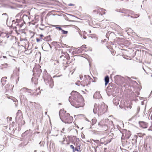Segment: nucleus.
<instances>
[{"label": "nucleus", "mask_w": 152, "mask_h": 152, "mask_svg": "<svg viewBox=\"0 0 152 152\" xmlns=\"http://www.w3.org/2000/svg\"><path fill=\"white\" fill-rule=\"evenodd\" d=\"M122 138L124 139H129L131 135V132L129 131H128L126 129H124L123 131Z\"/></svg>", "instance_id": "6"}, {"label": "nucleus", "mask_w": 152, "mask_h": 152, "mask_svg": "<svg viewBox=\"0 0 152 152\" xmlns=\"http://www.w3.org/2000/svg\"><path fill=\"white\" fill-rule=\"evenodd\" d=\"M86 45H82L80 48L78 50V51L80 52H82L83 51H86L87 50H86L87 49Z\"/></svg>", "instance_id": "15"}, {"label": "nucleus", "mask_w": 152, "mask_h": 152, "mask_svg": "<svg viewBox=\"0 0 152 152\" xmlns=\"http://www.w3.org/2000/svg\"><path fill=\"white\" fill-rule=\"evenodd\" d=\"M137 135H135V136H134V139H132V140H135V142H136V143L137 142Z\"/></svg>", "instance_id": "28"}, {"label": "nucleus", "mask_w": 152, "mask_h": 152, "mask_svg": "<svg viewBox=\"0 0 152 152\" xmlns=\"http://www.w3.org/2000/svg\"><path fill=\"white\" fill-rule=\"evenodd\" d=\"M17 115L16 118L18 116H21L22 115V111L20 110H18L17 113Z\"/></svg>", "instance_id": "23"}, {"label": "nucleus", "mask_w": 152, "mask_h": 152, "mask_svg": "<svg viewBox=\"0 0 152 152\" xmlns=\"http://www.w3.org/2000/svg\"><path fill=\"white\" fill-rule=\"evenodd\" d=\"M105 10L102 8H100L99 7H97L96 8V9L93 10V12H96L97 14L99 13L101 15L103 14H105Z\"/></svg>", "instance_id": "8"}, {"label": "nucleus", "mask_w": 152, "mask_h": 152, "mask_svg": "<svg viewBox=\"0 0 152 152\" xmlns=\"http://www.w3.org/2000/svg\"><path fill=\"white\" fill-rule=\"evenodd\" d=\"M65 137L62 135L60 136L59 138V141L62 144H64V142L65 141Z\"/></svg>", "instance_id": "17"}, {"label": "nucleus", "mask_w": 152, "mask_h": 152, "mask_svg": "<svg viewBox=\"0 0 152 152\" xmlns=\"http://www.w3.org/2000/svg\"><path fill=\"white\" fill-rule=\"evenodd\" d=\"M0 37L1 38L7 39L9 37V34L6 32L0 31Z\"/></svg>", "instance_id": "11"}, {"label": "nucleus", "mask_w": 152, "mask_h": 152, "mask_svg": "<svg viewBox=\"0 0 152 152\" xmlns=\"http://www.w3.org/2000/svg\"><path fill=\"white\" fill-rule=\"evenodd\" d=\"M33 71L34 72H37V69L36 67H34L33 69Z\"/></svg>", "instance_id": "34"}, {"label": "nucleus", "mask_w": 152, "mask_h": 152, "mask_svg": "<svg viewBox=\"0 0 152 152\" xmlns=\"http://www.w3.org/2000/svg\"><path fill=\"white\" fill-rule=\"evenodd\" d=\"M105 85L106 86L109 82V77L108 76H107L105 77Z\"/></svg>", "instance_id": "22"}, {"label": "nucleus", "mask_w": 152, "mask_h": 152, "mask_svg": "<svg viewBox=\"0 0 152 152\" xmlns=\"http://www.w3.org/2000/svg\"><path fill=\"white\" fill-rule=\"evenodd\" d=\"M7 77H3L1 78V82L2 85H4L5 84V82L7 81Z\"/></svg>", "instance_id": "20"}, {"label": "nucleus", "mask_w": 152, "mask_h": 152, "mask_svg": "<svg viewBox=\"0 0 152 152\" xmlns=\"http://www.w3.org/2000/svg\"><path fill=\"white\" fill-rule=\"evenodd\" d=\"M62 53L64 56L66 58L67 60H69L70 59V57L69 54L67 52H65L62 51Z\"/></svg>", "instance_id": "18"}, {"label": "nucleus", "mask_w": 152, "mask_h": 152, "mask_svg": "<svg viewBox=\"0 0 152 152\" xmlns=\"http://www.w3.org/2000/svg\"><path fill=\"white\" fill-rule=\"evenodd\" d=\"M50 36H47L46 37H45L43 40L45 41H49L50 40Z\"/></svg>", "instance_id": "26"}, {"label": "nucleus", "mask_w": 152, "mask_h": 152, "mask_svg": "<svg viewBox=\"0 0 152 152\" xmlns=\"http://www.w3.org/2000/svg\"><path fill=\"white\" fill-rule=\"evenodd\" d=\"M18 80H19V77L18 76Z\"/></svg>", "instance_id": "42"}, {"label": "nucleus", "mask_w": 152, "mask_h": 152, "mask_svg": "<svg viewBox=\"0 0 152 152\" xmlns=\"http://www.w3.org/2000/svg\"><path fill=\"white\" fill-rule=\"evenodd\" d=\"M64 128H63L62 129V131H61V132H63V131H64Z\"/></svg>", "instance_id": "39"}, {"label": "nucleus", "mask_w": 152, "mask_h": 152, "mask_svg": "<svg viewBox=\"0 0 152 152\" xmlns=\"http://www.w3.org/2000/svg\"><path fill=\"white\" fill-rule=\"evenodd\" d=\"M14 86H12V85L10 84H7L5 86V89L6 91H11L13 90Z\"/></svg>", "instance_id": "12"}, {"label": "nucleus", "mask_w": 152, "mask_h": 152, "mask_svg": "<svg viewBox=\"0 0 152 152\" xmlns=\"http://www.w3.org/2000/svg\"><path fill=\"white\" fill-rule=\"evenodd\" d=\"M112 139V137H111L109 140H108L107 141L108 142H110L111 141V140Z\"/></svg>", "instance_id": "38"}, {"label": "nucleus", "mask_w": 152, "mask_h": 152, "mask_svg": "<svg viewBox=\"0 0 152 152\" xmlns=\"http://www.w3.org/2000/svg\"><path fill=\"white\" fill-rule=\"evenodd\" d=\"M71 98L73 100L71 102V104L75 107L78 108L83 107L85 105L84 99L82 96L76 91H72L71 93Z\"/></svg>", "instance_id": "1"}, {"label": "nucleus", "mask_w": 152, "mask_h": 152, "mask_svg": "<svg viewBox=\"0 0 152 152\" xmlns=\"http://www.w3.org/2000/svg\"><path fill=\"white\" fill-rule=\"evenodd\" d=\"M71 148L73 149V152H75V148L74 147V146L72 145H71L70 146Z\"/></svg>", "instance_id": "29"}, {"label": "nucleus", "mask_w": 152, "mask_h": 152, "mask_svg": "<svg viewBox=\"0 0 152 152\" xmlns=\"http://www.w3.org/2000/svg\"><path fill=\"white\" fill-rule=\"evenodd\" d=\"M91 78L88 75H85L84 77L83 80L81 81L80 84L83 86H87L91 83Z\"/></svg>", "instance_id": "5"}, {"label": "nucleus", "mask_w": 152, "mask_h": 152, "mask_svg": "<svg viewBox=\"0 0 152 152\" xmlns=\"http://www.w3.org/2000/svg\"><path fill=\"white\" fill-rule=\"evenodd\" d=\"M42 39H41L40 38V39L37 38V39H36L37 41V42H39V41H42Z\"/></svg>", "instance_id": "33"}, {"label": "nucleus", "mask_w": 152, "mask_h": 152, "mask_svg": "<svg viewBox=\"0 0 152 152\" xmlns=\"http://www.w3.org/2000/svg\"><path fill=\"white\" fill-rule=\"evenodd\" d=\"M131 17H132V16H131Z\"/></svg>", "instance_id": "43"}, {"label": "nucleus", "mask_w": 152, "mask_h": 152, "mask_svg": "<svg viewBox=\"0 0 152 152\" xmlns=\"http://www.w3.org/2000/svg\"><path fill=\"white\" fill-rule=\"evenodd\" d=\"M40 89L39 88H38L37 89H36L35 90V91L34 92V95L37 96L40 94L41 93Z\"/></svg>", "instance_id": "19"}, {"label": "nucleus", "mask_w": 152, "mask_h": 152, "mask_svg": "<svg viewBox=\"0 0 152 152\" xmlns=\"http://www.w3.org/2000/svg\"><path fill=\"white\" fill-rule=\"evenodd\" d=\"M75 67L74 65L72 66L70 68V72H71V74L72 75L73 74L75 69Z\"/></svg>", "instance_id": "21"}, {"label": "nucleus", "mask_w": 152, "mask_h": 152, "mask_svg": "<svg viewBox=\"0 0 152 152\" xmlns=\"http://www.w3.org/2000/svg\"><path fill=\"white\" fill-rule=\"evenodd\" d=\"M38 72H39V73H40L41 72V69H38Z\"/></svg>", "instance_id": "36"}, {"label": "nucleus", "mask_w": 152, "mask_h": 152, "mask_svg": "<svg viewBox=\"0 0 152 152\" xmlns=\"http://www.w3.org/2000/svg\"><path fill=\"white\" fill-rule=\"evenodd\" d=\"M108 107L104 103L99 104L97 106H94V112L95 113H98L100 115L104 113L107 110Z\"/></svg>", "instance_id": "3"}, {"label": "nucleus", "mask_w": 152, "mask_h": 152, "mask_svg": "<svg viewBox=\"0 0 152 152\" xmlns=\"http://www.w3.org/2000/svg\"><path fill=\"white\" fill-rule=\"evenodd\" d=\"M140 126L143 129H146L148 126V123L143 121L139 122Z\"/></svg>", "instance_id": "10"}, {"label": "nucleus", "mask_w": 152, "mask_h": 152, "mask_svg": "<svg viewBox=\"0 0 152 152\" xmlns=\"http://www.w3.org/2000/svg\"><path fill=\"white\" fill-rule=\"evenodd\" d=\"M20 94H26L31 92L32 91L30 89H28L26 88H23L20 90Z\"/></svg>", "instance_id": "7"}, {"label": "nucleus", "mask_w": 152, "mask_h": 152, "mask_svg": "<svg viewBox=\"0 0 152 152\" xmlns=\"http://www.w3.org/2000/svg\"><path fill=\"white\" fill-rule=\"evenodd\" d=\"M16 26H18L19 28H20L22 27V26H23V24H20V25L19 24L17 23V24H16Z\"/></svg>", "instance_id": "32"}, {"label": "nucleus", "mask_w": 152, "mask_h": 152, "mask_svg": "<svg viewBox=\"0 0 152 152\" xmlns=\"http://www.w3.org/2000/svg\"><path fill=\"white\" fill-rule=\"evenodd\" d=\"M56 26V29H58L59 30H62V29L60 26Z\"/></svg>", "instance_id": "30"}, {"label": "nucleus", "mask_w": 152, "mask_h": 152, "mask_svg": "<svg viewBox=\"0 0 152 152\" xmlns=\"http://www.w3.org/2000/svg\"><path fill=\"white\" fill-rule=\"evenodd\" d=\"M127 13H129L131 15H132L134 13V12L130 10H128L127 11Z\"/></svg>", "instance_id": "27"}, {"label": "nucleus", "mask_w": 152, "mask_h": 152, "mask_svg": "<svg viewBox=\"0 0 152 152\" xmlns=\"http://www.w3.org/2000/svg\"><path fill=\"white\" fill-rule=\"evenodd\" d=\"M66 60H67L66 58L64 57V55H62L60 56L58 60L56 61V62L59 63L63 66L66 67L67 66L66 64L67 63Z\"/></svg>", "instance_id": "4"}, {"label": "nucleus", "mask_w": 152, "mask_h": 152, "mask_svg": "<svg viewBox=\"0 0 152 152\" xmlns=\"http://www.w3.org/2000/svg\"><path fill=\"white\" fill-rule=\"evenodd\" d=\"M29 105L30 106L29 108H31L32 109H34L35 108L38 109L40 106L39 104L31 102L30 103Z\"/></svg>", "instance_id": "9"}, {"label": "nucleus", "mask_w": 152, "mask_h": 152, "mask_svg": "<svg viewBox=\"0 0 152 152\" xmlns=\"http://www.w3.org/2000/svg\"><path fill=\"white\" fill-rule=\"evenodd\" d=\"M27 42V41L26 40H20L18 43L19 45L24 47L26 46V44Z\"/></svg>", "instance_id": "16"}, {"label": "nucleus", "mask_w": 152, "mask_h": 152, "mask_svg": "<svg viewBox=\"0 0 152 152\" xmlns=\"http://www.w3.org/2000/svg\"><path fill=\"white\" fill-rule=\"evenodd\" d=\"M12 119V118H10V120H11V119Z\"/></svg>", "instance_id": "41"}, {"label": "nucleus", "mask_w": 152, "mask_h": 152, "mask_svg": "<svg viewBox=\"0 0 152 152\" xmlns=\"http://www.w3.org/2000/svg\"><path fill=\"white\" fill-rule=\"evenodd\" d=\"M42 4H46V3L45 1H44L43 2V3H41Z\"/></svg>", "instance_id": "40"}, {"label": "nucleus", "mask_w": 152, "mask_h": 152, "mask_svg": "<svg viewBox=\"0 0 152 152\" xmlns=\"http://www.w3.org/2000/svg\"><path fill=\"white\" fill-rule=\"evenodd\" d=\"M47 85H49L50 88H52L54 86V83L53 79L51 77L48 78V81L47 82Z\"/></svg>", "instance_id": "13"}, {"label": "nucleus", "mask_w": 152, "mask_h": 152, "mask_svg": "<svg viewBox=\"0 0 152 152\" xmlns=\"http://www.w3.org/2000/svg\"><path fill=\"white\" fill-rule=\"evenodd\" d=\"M102 129L105 131L107 130L108 127L106 125H104L102 126Z\"/></svg>", "instance_id": "25"}, {"label": "nucleus", "mask_w": 152, "mask_h": 152, "mask_svg": "<svg viewBox=\"0 0 152 152\" xmlns=\"http://www.w3.org/2000/svg\"><path fill=\"white\" fill-rule=\"evenodd\" d=\"M60 118L65 123H71L73 120V118L69 114L66 113L64 110H61L59 112Z\"/></svg>", "instance_id": "2"}, {"label": "nucleus", "mask_w": 152, "mask_h": 152, "mask_svg": "<svg viewBox=\"0 0 152 152\" xmlns=\"http://www.w3.org/2000/svg\"><path fill=\"white\" fill-rule=\"evenodd\" d=\"M74 145H75L76 147L75 148V151H80V144L78 141H77L74 143Z\"/></svg>", "instance_id": "14"}, {"label": "nucleus", "mask_w": 152, "mask_h": 152, "mask_svg": "<svg viewBox=\"0 0 152 152\" xmlns=\"http://www.w3.org/2000/svg\"><path fill=\"white\" fill-rule=\"evenodd\" d=\"M39 36L40 37V38H41V39H42V37H44V36L42 34H40L39 35Z\"/></svg>", "instance_id": "37"}, {"label": "nucleus", "mask_w": 152, "mask_h": 152, "mask_svg": "<svg viewBox=\"0 0 152 152\" xmlns=\"http://www.w3.org/2000/svg\"><path fill=\"white\" fill-rule=\"evenodd\" d=\"M62 31V33L63 34H66L68 33V32L66 31H64L62 29L61 30Z\"/></svg>", "instance_id": "31"}, {"label": "nucleus", "mask_w": 152, "mask_h": 152, "mask_svg": "<svg viewBox=\"0 0 152 152\" xmlns=\"http://www.w3.org/2000/svg\"><path fill=\"white\" fill-rule=\"evenodd\" d=\"M138 136L140 137H142L143 136L145 135L146 134L145 133H139L137 134Z\"/></svg>", "instance_id": "24"}, {"label": "nucleus", "mask_w": 152, "mask_h": 152, "mask_svg": "<svg viewBox=\"0 0 152 152\" xmlns=\"http://www.w3.org/2000/svg\"><path fill=\"white\" fill-rule=\"evenodd\" d=\"M3 41V40L1 39V38L0 37V44Z\"/></svg>", "instance_id": "35"}]
</instances>
